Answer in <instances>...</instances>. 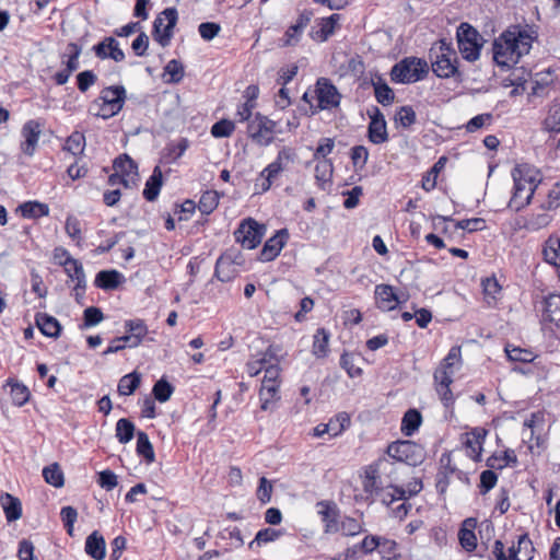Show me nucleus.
<instances>
[{"label":"nucleus","mask_w":560,"mask_h":560,"mask_svg":"<svg viewBox=\"0 0 560 560\" xmlns=\"http://www.w3.org/2000/svg\"><path fill=\"white\" fill-rule=\"evenodd\" d=\"M537 34L528 25H512L508 27L492 45L494 62L505 69H511L520 59L527 55Z\"/></svg>","instance_id":"nucleus-1"},{"label":"nucleus","mask_w":560,"mask_h":560,"mask_svg":"<svg viewBox=\"0 0 560 560\" xmlns=\"http://www.w3.org/2000/svg\"><path fill=\"white\" fill-rule=\"evenodd\" d=\"M514 189L509 201V208L513 211H520L529 205L533 195L541 182L539 171L529 164H517L512 170Z\"/></svg>","instance_id":"nucleus-2"},{"label":"nucleus","mask_w":560,"mask_h":560,"mask_svg":"<svg viewBox=\"0 0 560 560\" xmlns=\"http://www.w3.org/2000/svg\"><path fill=\"white\" fill-rule=\"evenodd\" d=\"M429 58L436 77L441 79L460 77L457 52L446 39H440L430 48Z\"/></svg>","instance_id":"nucleus-3"},{"label":"nucleus","mask_w":560,"mask_h":560,"mask_svg":"<svg viewBox=\"0 0 560 560\" xmlns=\"http://www.w3.org/2000/svg\"><path fill=\"white\" fill-rule=\"evenodd\" d=\"M460 359V348L452 347L433 375L435 389L445 407H448L454 401L450 385L453 383L455 368L459 366Z\"/></svg>","instance_id":"nucleus-4"},{"label":"nucleus","mask_w":560,"mask_h":560,"mask_svg":"<svg viewBox=\"0 0 560 560\" xmlns=\"http://www.w3.org/2000/svg\"><path fill=\"white\" fill-rule=\"evenodd\" d=\"M126 98V89L122 85L104 88L90 105L89 113L103 119L112 118L122 109Z\"/></svg>","instance_id":"nucleus-5"},{"label":"nucleus","mask_w":560,"mask_h":560,"mask_svg":"<svg viewBox=\"0 0 560 560\" xmlns=\"http://www.w3.org/2000/svg\"><path fill=\"white\" fill-rule=\"evenodd\" d=\"M429 73L427 60L418 57H406L395 63L390 70V79L395 83L410 84L423 80Z\"/></svg>","instance_id":"nucleus-6"},{"label":"nucleus","mask_w":560,"mask_h":560,"mask_svg":"<svg viewBox=\"0 0 560 560\" xmlns=\"http://www.w3.org/2000/svg\"><path fill=\"white\" fill-rule=\"evenodd\" d=\"M457 45L462 57L467 61H476L480 57L483 38L468 23H462L456 33Z\"/></svg>","instance_id":"nucleus-7"},{"label":"nucleus","mask_w":560,"mask_h":560,"mask_svg":"<svg viewBox=\"0 0 560 560\" xmlns=\"http://www.w3.org/2000/svg\"><path fill=\"white\" fill-rule=\"evenodd\" d=\"M387 455L397 462L417 466L423 460V450L412 441H396L387 446Z\"/></svg>","instance_id":"nucleus-8"},{"label":"nucleus","mask_w":560,"mask_h":560,"mask_svg":"<svg viewBox=\"0 0 560 560\" xmlns=\"http://www.w3.org/2000/svg\"><path fill=\"white\" fill-rule=\"evenodd\" d=\"M177 20L178 13L175 8H166L154 20L152 34L162 47L170 45Z\"/></svg>","instance_id":"nucleus-9"},{"label":"nucleus","mask_w":560,"mask_h":560,"mask_svg":"<svg viewBox=\"0 0 560 560\" xmlns=\"http://www.w3.org/2000/svg\"><path fill=\"white\" fill-rule=\"evenodd\" d=\"M277 122L259 113L248 124L250 138L259 145H269L273 141V133L277 132Z\"/></svg>","instance_id":"nucleus-10"},{"label":"nucleus","mask_w":560,"mask_h":560,"mask_svg":"<svg viewBox=\"0 0 560 560\" xmlns=\"http://www.w3.org/2000/svg\"><path fill=\"white\" fill-rule=\"evenodd\" d=\"M264 234L265 226L259 225L252 218L243 220L234 232L236 242L241 243V245L247 249H254L257 247L260 244Z\"/></svg>","instance_id":"nucleus-11"},{"label":"nucleus","mask_w":560,"mask_h":560,"mask_svg":"<svg viewBox=\"0 0 560 560\" xmlns=\"http://www.w3.org/2000/svg\"><path fill=\"white\" fill-rule=\"evenodd\" d=\"M315 94L318 102L317 109H331L338 107L340 104L341 94L327 78H319L317 80Z\"/></svg>","instance_id":"nucleus-12"},{"label":"nucleus","mask_w":560,"mask_h":560,"mask_svg":"<svg viewBox=\"0 0 560 560\" xmlns=\"http://www.w3.org/2000/svg\"><path fill=\"white\" fill-rule=\"evenodd\" d=\"M42 127L43 125L38 120L34 119H31L23 125L21 135L24 140L21 142L20 148L25 155H34L42 135Z\"/></svg>","instance_id":"nucleus-13"},{"label":"nucleus","mask_w":560,"mask_h":560,"mask_svg":"<svg viewBox=\"0 0 560 560\" xmlns=\"http://www.w3.org/2000/svg\"><path fill=\"white\" fill-rule=\"evenodd\" d=\"M371 121L368 127V138L374 144H381L388 140L387 125L384 115L378 107H374L370 115Z\"/></svg>","instance_id":"nucleus-14"},{"label":"nucleus","mask_w":560,"mask_h":560,"mask_svg":"<svg viewBox=\"0 0 560 560\" xmlns=\"http://www.w3.org/2000/svg\"><path fill=\"white\" fill-rule=\"evenodd\" d=\"M294 151L291 148L284 147L278 152L277 159L261 171V175H268L276 179L281 172L285 171L294 162Z\"/></svg>","instance_id":"nucleus-15"},{"label":"nucleus","mask_w":560,"mask_h":560,"mask_svg":"<svg viewBox=\"0 0 560 560\" xmlns=\"http://www.w3.org/2000/svg\"><path fill=\"white\" fill-rule=\"evenodd\" d=\"M341 20V15L334 13L328 18H323L317 22L310 33V36L317 42H326L336 31V27Z\"/></svg>","instance_id":"nucleus-16"},{"label":"nucleus","mask_w":560,"mask_h":560,"mask_svg":"<svg viewBox=\"0 0 560 560\" xmlns=\"http://www.w3.org/2000/svg\"><path fill=\"white\" fill-rule=\"evenodd\" d=\"M317 513L320 515L322 521L325 524V533H337L339 532V511L334 502L319 501L317 503Z\"/></svg>","instance_id":"nucleus-17"},{"label":"nucleus","mask_w":560,"mask_h":560,"mask_svg":"<svg viewBox=\"0 0 560 560\" xmlns=\"http://www.w3.org/2000/svg\"><path fill=\"white\" fill-rule=\"evenodd\" d=\"M376 305L384 312H389L396 308L401 303L400 298L394 292L389 284H378L375 287Z\"/></svg>","instance_id":"nucleus-18"},{"label":"nucleus","mask_w":560,"mask_h":560,"mask_svg":"<svg viewBox=\"0 0 560 560\" xmlns=\"http://www.w3.org/2000/svg\"><path fill=\"white\" fill-rule=\"evenodd\" d=\"M287 238H288L287 230H280L279 232H277L276 235L270 237L265 243V245L260 252V259L262 261L273 260L281 252L282 247L285 244Z\"/></svg>","instance_id":"nucleus-19"},{"label":"nucleus","mask_w":560,"mask_h":560,"mask_svg":"<svg viewBox=\"0 0 560 560\" xmlns=\"http://www.w3.org/2000/svg\"><path fill=\"white\" fill-rule=\"evenodd\" d=\"M35 324L40 332L49 338H58L61 332V325L57 318L46 313L35 315Z\"/></svg>","instance_id":"nucleus-20"},{"label":"nucleus","mask_w":560,"mask_h":560,"mask_svg":"<svg viewBox=\"0 0 560 560\" xmlns=\"http://www.w3.org/2000/svg\"><path fill=\"white\" fill-rule=\"evenodd\" d=\"M237 267L229 255H221L215 264L214 277L221 282H229L237 276Z\"/></svg>","instance_id":"nucleus-21"},{"label":"nucleus","mask_w":560,"mask_h":560,"mask_svg":"<svg viewBox=\"0 0 560 560\" xmlns=\"http://www.w3.org/2000/svg\"><path fill=\"white\" fill-rule=\"evenodd\" d=\"M542 320L560 327V294H549L544 299Z\"/></svg>","instance_id":"nucleus-22"},{"label":"nucleus","mask_w":560,"mask_h":560,"mask_svg":"<svg viewBox=\"0 0 560 560\" xmlns=\"http://www.w3.org/2000/svg\"><path fill=\"white\" fill-rule=\"evenodd\" d=\"M487 430L482 428H475L468 433L465 446L469 452V456L478 462L481 458L482 443L487 436Z\"/></svg>","instance_id":"nucleus-23"},{"label":"nucleus","mask_w":560,"mask_h":560,"mask_svg":"<svg viewBox=\"0 0 560 560\" xmlns=\"http://www.w3.org/2000/svg\"><path fill=\"white\" fill-rule=\"evenodd\" d=\"M114 171L119 173L122 176H126V178H130L133 182H136V187L138 186L139 182V173H138V166L135 163V161L127 154L119 155L114 160L113 164Z\"/></svg>","instance_id":"nucleus-24"},{"label":"nucleus","mask_w":560,"mask_h":560,"mask_svg":"<svg viewBox=\"0 0 560 560\" xmlns=\"http://www.w3.org/2000/svg\"><path fill=\"white\" fill-rule=\"evenodd\" d=\"M544 260L557 268H560V237L550 235L542 244Z\"/></svg>","instance_id":"nucleus-25"},{"label":"nucleus","mask_w":560,"mask_h":560,"mask_svg":"<svg viewBox=\"0 0 560 560\" xmlns=\"http://www.w3.org/2000/svg\"><path fill=\"white\" fill-rule=\"evenodd\" d=\"M106 544L104 537L98 532H93L86 537L85 552L95 560H103L105 558Z\"/></svg>","instance_id":"nucleus-26"},{"label":"nucleus","mask_w":560,"mask_h":560,"mask_svg":"<svg viewBox=\"0 0 560 560\" xmlns=\"http://www.w3.org/2000/svg\"><path fill=\"white\" fill-rule=\"evenodd\" d=\"M60 265L63 266L68 277L77 281L78 289L85 290L86 280L82 264L74 258H67V260H60Z\"/></svg>","instance_id":"nucleus-27"},{"label":"nucleus","mask_w":560,"mask_h":560,"mask_svg":"<svg viewBox=\"0 0 560 560\" xmlns=\"http://www.w3.org/2000/svg\"><path fill=\"white\" fill-rule=\"evenodd\" d=\"M0 503L8 522L18 521L22 516V504L18 498L10 493H2L0 495Z\"/></svg>","instance_id":"nucleus-28"},{"label":"nucleus","mask_w":560,"mask_h":560,"mask_svg":"<svg viewBox=\"0 0 560 560\" xmlns=\"http://www.w3.org/2000/svg\"><path fill=\"white\" fill-rule=\"evenodd\" d=\"M163 185V174L160 168V166H155L152 175L148 178L145 183V187L143 189V197L148 201H154L161 190V187Z\"/></svg>","instance_id":"nucleus-29"},{"label":"nucleus","mask_w":560,"mask_h":560,"mask_svg":"<svg viewBox=\"0 0 560 560\" xmlns=\"http://www.w3.org/2000/svg\"><path fill=\"white\" fill-rule=\"evenodd\" d=\"M372 85L374 88L375 98L380 104L383 106H388L394 102V91L382 79V77H376L375 80H372Z\"/></svg>","instance_id":"nucleus-30"},{"label":"nucleus","mask_w":560,"mask_h":560,"mask_svg":"<svg viewBox=\"0 0 560 560\" xmlns=\"http://www.w3.org/2000/svg\"><path fill=\"white\" fill-rule=\"evenodd\" d=\"M329 338L330 334L327 329L318 328L316 330L312 348V352L316 358L322 359L327 357L329 352Z\"/></svg>","instance_id":"nucleus-31"},{"label":"nucleus","mask_w":560,"mask_h":560,"mask_svg":"<svg viewBox=\"0 0 560 560\" xmlns=\"http://www.w3.org/2000/svg\"><path fill=\"white\" fill-rule=\"evenodd\" d=\"M120 278L117 270H102L96 275L94 284L104 290H113L119 285Z\"/></svg>","instance_id":"nucleus-32"},{"label":"nucleus","mask_w":560,"mask_h":560,"mask_svg":"<svg viewBox=\"0 0 560 560\" xmlns=\"http://www.w3.org/2000/svg\"><path fill=\"white\" fill-rule=\"evenodd\" d=\"M422 416L417 409H409L402 417L401 431L406 436L412 435L420 427Z\"/></svg>","instance_id":"nucleus-33"},{"label":"nucleus","mask_w":560,"mask_h":560,"mask_svg":"<svg viewBox=\"0 0 560 560\" xmlns=\"http://www.w3.org/2000/svg\"><path fill=\"white\" fill-rule=\"evenodd\" d=\"M24 218H39L49 214V207L39 201H26L18 208Z\"/></svg>","instance_id":"nucleus-34"},{"label":"nucleus","mask_w":560,"mask_h":560,"mask_svg":"<svg viewBox=\"0 0 560 560\" xmlns=\"http://www.w3.org/2000/svg\"><path fill=\"white\" fill-rule=\"evenodd\" d=\"M141 375L139 373L131 372L124 375L118 382V393L121 396H129L140 386Z\"/></svg>","instance_id":"nucleus-35"},{"label":"nucleus","mask_w":560,"mask_h":560,"mask_svg":"<svg viewBox=\"0 0 560 560\" xmlns=\"http://www.w3.org/2000/svg\"><path fill=\"white\" fill-rule=\"evenodd\" d=\"M517 457L513 450H506L502 455H493L488 458L487 466L493 469H503L506 466H515Z\"/></svg>","instance_id":"nucleus-36"},{"label":"nucleus","mask_w":560,"mask_h":560,"mask_svg":"<svg viewBox=\"0 0 560 560\" xmlns=\"http://www.w3.org/2000/svg\"><path fill=\"white\" fill-rule=\"evenodd\" d=\"M137 453L142 456L148 464L153 463L155 459L152 443L145 432L139 431L137 433Z\"/></svg>","instance_id":"nucleus-37"},{"label":"nucleus","mask_w":560,"mask_h":560,"mask_svg":"<svg viewBox=\"0 0 560 560\" xmlns=\"http://www.w3.org/2000/svg\"><path fill=\"white\" fill-rule=\"evenodd\" d=\"M45 481L55 488H61L65 483L63 472L57 463H54L43 469Z\"/></svg>","instance_id":"nucleus-38"},{"label":"nucleus","mask_w":560,"mask_h":560,"mask_svg":"<svg viewBox=\"0 0 560 560\" xmlns=\"http://www.w3.org/2000/svg\"><path fill=\"white\" fill-rule=\"evenodd\" d=\"M85 149V137L80 131L72 132L66 140L63 150L73 155L82 154Z\"/></svg>","instance_id":"nucleus-39"},{"label":"nucleus","mask_w":560,"mask_h":560,"mask_svg":"<svg viewBox=\"0 0 560 560\" xmlns=\"http://www.w3.org/2000/svg\"><path fill=\"white\" fill-rule=\"evenodd\" d=\"M135 424L125 418H121L116 423V438L122 444L130 442L135 435Z\"/></svg>","instance_id":"nucleus-40"},{"label":"nucleus","mask_w":560,"mask_h":560,"mask_svg":"<svg viewBox=\"0 0 560 560\" xmlns=\"http://www.w3.org/2000/svg\"><path fill=\"white\" fill-rule=\"evenodd\" d=\"M7 384L11 387V398L14 405L21 407L27 402L30 390L25 385L13 380H8Z\"/></svg>","instance_id":"nucleus-41"},{"label":"nucleus","mask_w":560,"mask_h":560,"mask_svg":"<svg viewBox=\"0 0 560 560\" xmlns=\"http://www.w3.org/2000/svg\"><path fill=\"white\" fill-rule=\"evenodd\" d=\"M219 205V196L214 190L205 191L198 202V209L203 214H210Z\"/></svg>","instance_id":"nucleus-42"},{"label":"nucleus","mask_w":560,"mask_h":560,"mask_svg":"<svg viewBox=\"0 0 560 560\" xmlns=\"http://www.w3.org/2000/svg\"><path fill=\"white\" fill-rule=\"evenodd\" d=\"M279 389V382L266 383L261 382V388L259 392L260 399L262 401L261 409L267 410L271 400L277 398Z\"/></svg>","instance_id":"nucleus-43"},{"label":"nucleus","mask_w":560,"mask_h":560,"mask_svg":"<svg viewBox=\"0 0 560 560\" xmlns=\"http://www.w3.org/2000/svg\"><path fill=\"white\" fill-rule=\"evenodd\" d=\"M508 359L514 362L529 363L535 359L534 353L530 350L518 348V347H505Z\"/></svg>","instance_id":"nucleus-44"},{"label":"nucleus","mask_w":560,"mask_h":560,"mask_svg":"<svg viewBox=\"0 0 560 560\" xmlns=\"http://www.w3.org/2000/svg\"><path fill=\"white\" fill-rule=\"evenodd\" d=\"M174 393V387L168 383L165 378L159 380L152 388V394L154 399L160 402L167 401L172 394Z\"/></svg>","instance_id":"nucleus-45"},{"label":"nucleus","mask_w":560,"mask_h":560,"mask_svg":"<svg viewBox=\"0 0 560 560\" xmlns=\"http://www.w3.org/2000/svg\"><path fill=\"white\" fill-rule=\"evenodd\" d=\"M416 120H417L416 112L409 105L401 106L395 115V122L400 125L404 128L411 127L413 124H416Z\"/></svg>","instance_id":"nucleus-46"},{"label":"nucleus","mask_w":560,"mask_h":560,"mask_svg":"<svg viewBox=\"0 0 560 560\" xmlns=\"http://www.w3.org/2000/svg\"><path fill=\"white\" fill-rule=\"evenodd\" d=\"M125 330L126 332L133 335L141 343L148 334V326L142 319H129L125 322Z\"/></svg>","instance_id":"nucleus-47"},{"label":"nucleus","mask_w":560,"mask_h":560,"mask_svg":"<svg viewBox=\"0 0 560 560\" xmlns=\"http://www.w3.org/2000/svg\"><path fill=\"white\" fill-rule=\"evenodd\" d=\"M331 173L332 163L330 160L324 159L317 162L315 166V178L320 185L330 180Z\"/></svg>","instance_id":"nucleus-48"},{"label":"nucleus","mask_w":560,"mask_h":560,"mask_svg":"<svg viewBox=\"0 0 560 560\" xmlns=\"http://www.w3.org/2000/svg\"><path fill=\"white\" fill-rule=\"evenodd\" d=\"M546 130L550 132H560V103L549 108L548 116L544 121Z\"/></svg>","instance_id":"nucleus-49"},{"label":"nucleus","mask_w":560,"mask_h":560,"mask_svg":"<svg viewBox=\"0 0 560 560\" xmlns=\"http://www.w3.org/2000/svg\"><path fill=\"white\" fill-rule=\"evenodd\" d=\"M164 73L170 75L168 82L178 83L184 77L183 63L176 59H172L164 67Z\"/></svg>","instance_id":"nucleus-50"},{"label":"nucleus","mask_w":560,"mask_h":560,"mask_svg":"<svg viewBox=\"0 0 560 560\" xmlns=\"http://www.w3.org/2000/svg\"><path fill=\"white\" fill-rule=\"evenodd\" d=\"M60 517L63 523V526L66 527L68 535L72 536L73 535V525L78 518L77 510L70 505L63 506L60 511Z\"/></svg>","instance_id":"nucleus-51"},{"label":"nucleus","mask_w":560,"mask_h":560,"mask_svg":"<svg viewBox=\"0 0 560 560\" xmlns=\"http://www.w3.org/2000/svg\"><path fill=\"white\" fill-rule=\"evenodd\" d=\"M235 129L234 122L228 119H222L220 121H217L211 127V135L214 138H225L230 137Z\"/></svg>","instance_id":"nucleus-52"},{"label":"nucleus","mask_w":560,"mask_h":560,"mask_svg":"<svg viewBox=\"0 0 560 560\" xmlns=\"http://www.w3.org/2000/svg\"><path fill=\"white\" fill-rule=\"evenodd\" d=\"M458 539L460 546L468 552L474 551L477 547V537L475 532L470 530V528H460Z\"/></svg>","instance_id":"nucleus-53"},{"label":"nucleus","mask_w":560,"mask_h":560,"mask_svg":"<svg viewBox=\"0 0 560 560\" xmlns=\"http://www.w3.org/2000/svg\"><path fill=\"white\" fill-rule=\"evenodd\" d=\"M354 361L355 357L347 352H345L340 358L341 368L345 369L347 374L352 378L362 374L361 368L357 366Z\"/></svg>","instance_id":"nucleus-54"},{"label":"nucleus","mask_w":560,"mask_h":560,"mask_svg":"<svg viewBox=\"0 0 560 560\" xmlns=\"http://www.w3.org/2000/svg\"><path fill=\"white\" fill-rule=\"evenodd\" d=\"M104 319L103 312L101 308L95 306H90L84 310L83 313V326L92 327L100 324Z\"/></svg>","instance_id":"nucleus-55"},{"label":"nucleus","mask_w":560,"mask_h":560,"mask_svg":"<svg viewBox=\"0 0 560 560\" xmlns=\"http://www.w3.org/2000/svg\"><path fill=\"white\" fill-rule=\"evenodd\" d=\"M269 358H271V354L267 351L260 359L248 361L246 364L248 375L252 377L258 375L265 369L266 364L269 363Z\"/></svg>","instance_id":"nucleus-56"},{"label":"nucleus","mask_w":560,"mask_h":560,"mask_svg":"<svg viewBox=\"0 0 560 560\" xmlns=\"http://www.w3.org/2000/svg\"><path fill=\"white\" fill-rule=\"evenodd\" d=\"M518 550L522 560L533 559L535 548L527 534H523L518 537Z\"/></svg>","instance_id":"nucleus-57"},{"label":"nucleus","mask_w":560,"mask_h":560,"mask_svg":"<svg viewBox=\"0 0 560 560\" xmlns=\"http://www.w3.org/2000/svg\"><path fill=\"white\" fill-rule=\"evenodd\" d=\"M68 49L70 51L69 58L66 63V70L70 74L79 68V56L81 54V47L75 43H70L68 45Z\"/></svg>","instance_id":"nucleus-58"},{"label":"nucleus","mask_w":560,"mask_h":560,"mask_svg":"<svg viewBox=\"0 0 560 560\" xmlns=\"http://www.w3.org/2000/svg\"><path fill=\"white\" fill-rule=\"evenodd\" d=\"M339 530L345 536H354L362 532V526L355 518L345 517L339 525Z\"/></svg>","instance_id":"nucleus-59"},{"label":"nucleus","mask_w":560,"mask_h":560,"mask_svg":"<svg viewBox=\"0 0 560 560\" xmlns=\"http://www.w3.org/2000/svg\"><path fill=\"white\" fill-rule=\"evenodd\" d=\"M97 80L96 74L91 70H84L77 75L78 89L86 92Z\"/></svg>","instance_id":"nucleus-60"},{"label":"nucleus","mask_w":560,"mask_h":560,"mask_svg":"<svg viewBox=\"0 0 560 560\" xmlns=\"http://www.w3.org/2000/svg\"><path fill=\"white\" fill-rule=\"evenodd\" d=\"M200 36L205 40H212L221 31V26L214 22H203L198 26Z\"/></svg>","instance_id":"nucleus-61"},{"label":"nucleus","mask_w":560,"mask_h":560,"mask_svg":"<svg viewBox=\"0 0 560 560\" xmlns=\"http://www.w3.org/2000/svg\"><path fill=\"white\" fill-rule=\"evenodd\" d=\"M65 229H66L67 234L73 241H77L78 243L81 242V240H82L81 224H80V221L75 217L69 215L67 218Z\"/></svg>","instance_id":"nucleus-62"},{"label":"nucleus","mask_w":560,"mask_h":560,"mask_svg":"<svg viewBox=\"0 0 560 560\" xmlns=\"http://www.w3.org/2000/svg\"><path fill=\"white\" fill-rule=\"evenodd\" d=\"M485 228V220L481 218L465 219L457 221L455 229H460L468 232L480 231Z\"/></svg>","instance_id":"nucleus-63"},{"label":"nucleus","mask_w":560,"mask_h":560,"mask_svg":"<svg viewBox=\"0 0 560 560\" xmlns=\"http://www.w3.org/2000/svg\"><path fill=\"white\" fill-rule=\"evenodd\" d=\"M551 222V217L546 213L533 214L527 221V228L534 231L546 228Z\"/></svg>","instance_id":"nucleus-64"}]
</instances>
